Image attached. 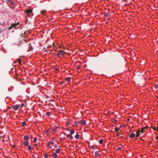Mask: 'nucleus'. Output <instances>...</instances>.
Instances as JSON below:
<instances>
[{"label":"nucleus","mask_w":158,"mask_h":158,"mask_svg":"<svg viewBox=\"0 0 158 158\" xmlns=\"http://www.w3.org/2000/svg\"><path fill=\"white\" fill-rule=\"evenodd\" d=\"M156 139H158V135L156 137Z\"/></svg>","instance_id":"49"},{"label":"nucleus","mask_w":158,"mask_h":158,"mask_svg":"<svg viewBox=\"0 0 158 158\" xmlns=\"http://www.w3.org/2000/svg\"><path fill=\"white\" fill-rule=\"evenodd\" d=\"M46 11L45 10H42L41 11V14L43 15H46Z\"/></svg>","instance_id":"12"},{"label":"nucleus","mask_w":158,"mask_h":158,"mask_svg":"<svg viewBox=\"0 0 158 158\" xmlns=\"http://www.w3.org/2000/svg\"><path fill=\"white\" fill-rule=\"evenodd\" d=\"M23 144L25 146H28V141H25L23 143Z\"/></svg>","instance_id":"10"},{"label":"nucleus","mask_w":158,"mask_h":158,"mask_svg":"<svg viewBox=\"0 0 158 158\" xmlns=\"http://www.w3.org/2000/svg\"><path fill=\"white\" fill-rule=\"evenodd\" d=\"M95 156V157L98 156L100 154L98 153V151H96L94 152Z\"/></svg>","instance_id":"9"},{"label":"nucleus","mask_w":158,"mask_h":158,"mask_svg":"<svg viewBox=\"0 0 158 158\" xmlns=\"http://www.w3.org/2000/svg\"><path fill=\"white\" fill-rule=\"evenodd\" d=\"M64 135H66V137H69L70 139H73V137L72 135L71 134H69L67 135H66V134L65 133L64 134Z\"/></svg>","instance_id":"6"},{"label":"nucleus","mask_w":158,"mask_h":158,"mask_svg":"<svg viewBox=\"0 0 158 158\" xmlns=\"http://www.w3.org/2000/svg\"><path fill=\"white\" fill-rule=\"evenodd\" d=\"M75 125L77 126V127H78V125H77V123H75Z\"/></svg>","instance_id":"46"},{"label":"nucleus","mask_w":158,"mask_h":158,"mask_svg":"<svg viewBox=\"0 0 158 158\" xmlns=\"http://www.w3.org/2000/svg\"><path fill=\"white\" fill-rule=\"evenodd\" d=\"M20 107V105L19 104L14 105L13 106H12V107L13 109L15 110H17Z\"/></svg>","instance_id":"4"},{"label":"nucleus","mask_w":158,"mask_h":158,"mask_svg":"<svg viewBox=\"0 0 158 158\" xmlns=\"http://www.w3.org/2000/svg\"><path fill=\"white\" fill-rule=\"evenodd\" d=\"M15 1H13V0H12V2H11V5H14V4H15Z\"/></svg>","instance_id":"37"},{"label":"nucleus","mask_w":158,"mask_h":158,"mask_svg":"<svg viewBox=\"0 0 158 158\" xmlns=\"http://www.w3.org/2000/svg\"><path fill=\"white\" fill-rule=\"evenodd\" d=\"M37 140V138L36 137H35L33 140V142L36 143Z\"/></svg>","instance_id":"31"},{"label":"nucleus","mask_w":158,"mask_h":158,"mask_svg":"<svg viewBox=\"0 0 158 158\" xmlns=\"http://www.w3.org/2000/svg\"><path fill=\"white\" fill-rule=\"evenodd\" d=\"M54 147L56 148H57V147H58L57 145L56 144H55L54 145Z\"/></svg>","instance_id":"43"},{"label":"nucleus","mask_w":158,"mask_h":158,"mask_svg":"<svg viewBox=\"0 0 158 158\" xmlns=\"http://www.w3.org/2000/svg\"><path fill=\"white\" fill-rule=\"evenodd\" d=\"M26 125V122L23 121L22 123V127H24Z\"/></svg>","instance_id":"19"},{"label":"nucleus","mask_w":158,"mask_h":158,"mask_svg":"<svg viewBox=\"0 0 158 158\" xmlns=\"http://www.w3.org/2000/svg\"><path fill=\"white\" fill-rule=\"evenodd\" d=\"M50 144L49 143L47 144V147L48 148H51V147L50 146Z\"/></svg>","instance_id":"35"},{"label":"nucleus","mask_w":158,"mask_h":158,"mask_svg":"<svg viewBox=\"0 0 158 158\" xmlns=\"http://www.w3.org/2000/svg\"><path fill=\"white\" fill-rule=\"evenodd\" d=\"M24 104L23 103H21V105H20V106H21V108H22L24 106Z\"/></svg>","instance_id":"40"},{"label":"nucleus","mask_w":158,"mask_h":158,"mask_svg":"<svg viewBox=\"0 0 158 158\" xmlns=\"http://www.w3.org/2000/svg\"><path fill=\"white\" fill-rule=\"evenodd\" d=\"M157 130H158V124H157Z\"/></svg>","instance_id":"50"},{"label":"nucleus","mask_w":158,"mask_h":158,"mask_svg":"<svg viewBox=\"0 0 158 158\" xmlns=\"http://www.w3.org/2000/svg\"><path fill=\"white\" fill-rule=\"evenodd\" d=\"M44 156L45 158H47V157L48 156V154H44Z\"/></svg>","instance_id":"28"},{"label":"nucleus","mask_w":158,"mask_h":158,"mask_svg":"<svg viewBox=\"0 0 158 158\" xmlns=\"http://www.w3.org/2000/svg\"><path fill=\"white\" fill-rule=\"evenodd\" d=\"M75 123H77V124H80V121H77L75 122Z\"/></svg>","instance_id":"36"},{"label":"nucleus","mask_w":158,"mask_h":158,"mask_svg":"<svg viewBox=\"0 0 158 158\" xmlns=\"http://www.w3.org/2000/svg\"><path fill=\"white\" fill-rule=\"evenodd\" d=\"M18 62H19V64H21V61H20V60L19 59H18Z\"/></svg>","instance_id":"42"},{"label":"nucleus","mask_w":158,"mask_h":158,"mask_svg":"<svg viewBox=\"0 0 158 158\" xmlns=\"http://www.w3.org/2000/svg\"><path fill=\"white\" fill-rule=\"evenodd\" d=\"M48 143L50 144L53 145L54 144V143L51 141H50Z\"/></svg>","instance_id":"33"},{"label":"nucleus","mask_w":158,"mask_h":158,"mask_svg":"<svg viewBox=\"0 0 158 158\" xmlns=\"http://www.w3.org/2000/svg\"><path fill=\"white\" fill-rule=\"evenodd\" d=\"M153 86L156 89L158 88V84H156V85H153Z\"/></svg>","instance_id":"25"},{"label":"nucleus","mask_w":158,"mask_h":158,"mask_svg":"<svg viewBox=\"0 0 158 158\" xmlns=\"http://www.w3.org/2000/svg\"><path fill=\"white\" fill-rule=\"evenodd\" d=\"M56 69V70H57V69H58L57 68V69Z\"/></svg>","instance_id":"53"},{"label":"nucleus","mask_w":158,"mask_h":158,"mask_svg":"<svg viewBox=\"0 0 158 158\" xmlns=\"http://www.w3.org/2000/svg\"><path fill=\"white\" fill-rule=\"evenodd\" d=\"M76 68L77 70H79L81 69V67L80 65H78L76 66Z\"/></svg>","instance_id":"22"},{"label":"nucleus","mask_w":158,"mask_h":158,"mask_svg":"<svg viewBox=\"0 0 158 158\" xmlns=\"http://www.w3.org/2000/svg\"><path fill=\"white\" fill-rule=\"evenodd\" d=\"M140 133H141L140 130H139L138 131H137L136 132V137H139L140 135Z\"/></svg>","instance_id":"7"},{"label":"nucleus","mask_w":158,"mask_h":158,"mask_svg":"<svg viewBox=\"0 0 158 158\" xmlns=\"http://www.w3.org/2000/svg\"><path fill=\"white\" fill-rule=\"evenodd\" d=\"M52 131L53 132H56L57 131V129L55 127H53L52 128Z\"/></svg>","instance_id":"15"},{"label":"nucleus","mask_w":158,"mask_h":158,"mask_svg":"<svg viewBox=\"0 0 158 158\" xmlns=\"http://www.w3.org/2000/svg\"><path fill=\"white\" fill-rule=\"evenodd\" d=\"M156 98H158V96H156Z\"/></svg>","instance_id":"51"},{"label":"nucleus","mask_w":158,"mask_h":158,"mask_svg":"<svg viewBox=\"0 0 158 158\" xmlns=\"http://www.w3.org/2000/svg\"><path fill=\"white\" fill-rule=\"evenodd\" d=\"M117 121V120L114 119V120L113 121V122L114 123H116V122Z\"/></svg>","instance_id":"39"},{"label":"nucleus","mask_w":158,"mask_h":158,"mask_svg":"<svg viewBox=\"0 0 158 158\" xmlns=\"http://www.w3.org/2000/svg\"><path fill=\"white\" fill-rule=\"evenodd\" d=\"M104 16L106 17H108L110 16V14L107 13H106L104 14Z\"/></svg>","instance_id":"27"},{"label":"nucleus","mask_w":158,"mask_h":158,"mask_svg":"<svg viewBox=\"0 0 158 158\" xmlns=\"http://www.w3.org/2000/svg\"><path fill=\"white\" fill-rule=\"evenodd\" d=\"M64 82H65V81H61V82H60V85H61L62 84L64 83Z\"/></svg>","instance_id":"32"},{"label":"nucleus","mask_w":158,"mask_h":158,"mask_svg":"<svg viewBox=\"0 0 158 158\" xmlns=\"http://www.w3.org/2000/svg\"><path fill=\"white\" fill-rule=\"evenodd\" d=\"M56 154L57 153H53V154H52V156H54V157L55 158H57V155Z\"/></svg>","instance_id":"14"},{"label":"nucleus","mask_w":158,"mask_h":158,"mask_svg":"<svg viewBox=\"0 0 158 158\" xmlns=\"http://www.w3.org/2000/svg\"><path fill=\"white\" fill-rule=\"evenodd\" d=\"M103 139H101L99 141V143L100 144H102L103 143Z\"/></svg>","instance_id":"20"},{"label":"nucleus","mask_w":158,"mask_h":158,"mask_svg":"<svg viewBox=\"0 0 158 158\" xmlns=\"http://www.w3.org/2000/svg\"><path fill=\"white\" fill-rule=\"evenodd\" d=\"M19 23H15L12 24L11 26L9 27V29H11L12 28L15 27V28H17L18 27L17 26L19 25Z\"/></svg>","instance_id":"2"},{"label":"nucleus","mask_w":158,"mask_h":158,"mask_svg":"<svg viewBox=\"0 0 158 158\" xmlns=\"http://www.w3.org/2000/svg\"><path fill=\"white\" fill-rule=\"evenodd\" d=\"M157 131H158V130H157Z\"/></svg>","instance_id":"54"},{"label":"nucleus","mask_w":158,"mask_h":158,"mask_svg":"<svg viewBox=\"0 0 158 158\" xmlns=\"http://www.w3.org/2000/svg\"><path fill=\"white\" fill-rule=\"evenodd\" d=\"M152 129L154 130H157V127H152Z\"/></svg>","instance_id":"34"},{"label":"nucleus","mask_w":158,"mask_h":158,"mask_svg":"<svg viewBox=\"0 0 158 158\" xmlns=\"http://www.w3.org/2000/svg\"><path fill=\"white\" fill-rule=\"evenodd\" d=\"M80 124L84 126H85L86 124V122L85 120H80Z\"/></svg>","instance_id":"5"},{"label":"nucleus","mask_w":158,"mask_h":158,"mask_svg":"<svg viewBox=\"0 0 158 158\" xmlns=\"http://www.w3.org/2000/svg\"><path fill=\"white\" fill-rule=\"evenodd\" d=\"M34 145H35V146L37 147V146H38V144H35Z\"/></svg>","instance_id":"47"},{"label":"nucleus","mask_w":158,"mask_h":158,"mask_svg":"<svg viewBox=\"0 0 158 158\" xmlns=\"http://www.w3.org/2000/svg\"><path fill=\"white\" fill-rule=\"evenodd\" d=\"M66 125L67 126H68V125L69 123H68V122H66Z\"/></svg>","instance_id":"45"},{"label":"nucleus","mask_w":158,"mask_h":158,"mask_svg":"<svg viewBox=\"0 0 158 158\" xmlns=\"http://www.w3.org/2000/svg\"><path fill=\"white\" fill-rule=\"evenodd\" d=\"M91 148L94 150L95 149V146L94 145H92L91 147Z\"/></svg>","instance_id":"41"},{"label":"nucleus","mask_w":158,"mask_h":158,"mask_svg":"<svg viewBox=\"0 0 158 158\" xmlns=\"http://www.w3.org/2000/svg\"><path fill=\"white\" fill-rule=\"evenodd\" d=\"M109 111H108V114H109Z\"/></svg>","instance_id":"52"},{"label":"nucleus","mask_w":158,"mask_h":158,"mask_svg":"<svg viewBox=\"0 0 158 158\" xmlns=\"http://www.w3.org/2000/svg\"><path fill=\"white\" fill-rule=\"evenodd\" d=\"M49 131L48 129L45 131V132L46 133V135L47 136H48L49 135Z\"/></svg>","instance_id":"17"},{"label":"nucleus","mask_w":158,"mask_h":158,"mask_svg":"<svg viewBox=\"0 0 158 158\" xmlns=\"http://www.w3.org/2000/svg\"><path fill=\"white\" fill-rule=\"evenodd\" d=\"M80 135L78 134H77L75 136V138L77 139H79V138Z\"/></svg>","instance_id":"18"},{"label":"nucleus","mask_w":158,"mask_h":158,"mask_svg":"<svg viewBox=\"0 0 158 158\" xmlns=\"http://www.w3.org/2000/svg\"><path fill=\"white\" fill-rule=\"evenodd\" d=\"M135 136V134L134 133H132L130 135L129 137L130 138H134Z\"/></svg>","instance_id":"8"},{"label":"nucleus","mask_w":158,"mask_h":158,"mask_svg":"<svg viewBox=\"0 0 158 158\" xmlns=\"http://www.w3.org/2000/svg\"><path fill=\"white\" fill-rule=\"evenodd\" d=\"M32 12V10L30 9H27L25 10V13L27 14V16L29 17H30L31 16Z\"/></svg>","instance_id":"1"},{"label":"nucleus","mask_w":158,"mask_h":158,"mask_svg":"<svg viewBox=\"0 0 158 158\" xmlns=\"http://www.w3.org/2000/svg\"><path fill=\"white\" fill-rule=\"evenodd\" d=\"M23 139L25 140H28L29 139V136L28 135H26L24 136Z\"/></svg>","instance_id":"11"},{"label":"nucleus","mask_w":158,"mask_h":158,"mask_svg":"<svg viewBox=\"0 0 158 158\" xmlns=\"http://www.w3.org/2000/svg\"><path fill=\"white\" fill-rule=\"evenodd\" d=\"M70 80L71 79L70 77H67L66 78V80L68 82L70 81Z\"/></svg>","instance_id":"23"},{"label":"nucleus","mask_w":158,"mask_h":158,"mask_svg":"<svg viewBox=\"0 0 158 158\" xmlns=\"http://www.w3.org/2000/svg\"><path fill=\"white\" fill-rule=\"evenodd\" d=\"M12 2V0H9L7 1V3L8 4L9 3H11V2Z\"/></svg>","instance_id":"29"},{"label":"nucleus","mask_w":158,"mask_h":158,"mask_svg":"<svg viewBox=\"0 0 158 158\" xmlns=\"http://www.w3.org/2000/svg\"><path fill=\"white\" fill-rule=\"evenodd\" d=\"M61 150V149H58L56 150L55 153H60Z\"/></svg>","instance_id":"13"},{"label":"nucleus","mask_w":158,"mask_h":158,"mask_svg":"<svg viewBox=\"0 0 158 158\" xmlns=\"http://www.w3.org/2000/svg\"><path fill=\"white\" fill-rule=\"evenodd\" d=\"M54 127H55L56 128V129L60 128V127H57V126H55Z\"/></svg>","instance_id":"44"},{"label":"nucleus","mask_w":158,"mask_h":158,"mask_svg":"<svg viewBox=\"0 0 158 158\" xmlns=\"http://www.w3.org/2000/svg\"><path fill=\"white\" fill-rule=\"evenodd\" d=\"M120 128L117 127H115L114 128L116 132H118Z\"/></svg>","instance_id":"21"},{"label":"nucleus","mask_w":158,"mask_h":158,"mask_svg":"<svg viewBox=\"0 0 158 158\" xmlns=\"http://www.w3.org/2000/svg\"><path fill=\"white\" fill-rule=\"evenodd\" d=\"M146 129L144 127H143L141 130H140L141 131V133H143V132H144L145 131V129Z\"/></svg>","instance_id":"16"},{"label":"nucleus","mask_w":158,"mask_h":158,"mask_svg":"<svg viewBox=\"0 0 158 158\" xmlns=\"http://www.w3.org/2000/svg\"><path fill=\"white\" fill-rule=\"evenodd\" d=\"M2 1L3 2H5L6 1H7V0H2Z\"/></svg>","instance_id":"48"},{"label":"nucleus","mask_w":158,"mask_h":158,"mask_svg":"<svg viewBox=\"0 0 158 158\" xmlns=\"http://www.w3.org/2000/svg\"><path fill=\"white\" fill-rule=\"evenodd\" d=\"M64 51L63 50H60L57 53L56 56L58 57H60L61 56H63L64 55Z\"/></svg>","instance_id":"3"},{"label":"nucleus","mask_w":158,"mask_h":158,"mask_svg":"<svg viewBox=\"0 0 158 158\" xmlns=\"http://www.w3.org/2000/svg\"><path fill=\"white\" fill-rule=\"evenodd\" d=\"M75 131L74 130H71L70 132V133L71 134H73L74 133Z\"/></svg>","instance_id":"30"},{"label":"nucleus","mask_w":158,"mask_h":158,"mask_svg":"<svg viewBox=\"0 0 158 158\" xmlns=\"http://www.w3.org/2000/svg\"><path fill=\"white\" fill-rule=\"evenodd\" d=\"M120 134V133H117V134H116V136L118 137L119 136Z\"/></svg>","instance_id":"38"},{"label":"nucleus","mask_w":158,"mask_h":158,"mask_svg":"<svg viewBox=\"0 0 158 158\" xmlns=\"http://www.w3.org/2000/svg\"><path fill=\"white\" fill-rule=\"evenodd\" d=\"M28 149L29 150H31L32 149L31 146L30 145H28Z\"/></svg>","instance_id":"24"},{"label":"nucleus","mask_w":158,"mask_h":158,"mask_svg":"<svg viewBox=\"0 0 158 158\" xmlns=\"http://www.w3.org/2000/svg\"><path fill=\"white\" fill-rule=\"evenodd\" d=\"M50 112H48L46 113V114L47 116H49L50 115Z\"/></svg>","instance_id":"26"}]
</instances>
